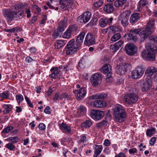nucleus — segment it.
Wrapping results in <instances>:
<instances>
[{"mask_svg": "<svg viewBox=\"0 0 157 157\" xmlns=\"http://www.w3.org/2000/svg\"><path fill=\"white\" fill-rule=\"evenodd\" d=\"M91 17V13L87 11L84 12L82 15L80 16V17L84 23H86L89 21Z\"/></svg>", "mask_w": 157, "mask_h": 157, "instance_id": "nucleus-18", "label": "nucleus"}, {"mask_svg": "<svg viewBox=\"0 0 157 157\" xmlns=\"http://www.w3.org/2000/svg\"><path fill=\"white\" fill-rule=\"evenodd\" d=\"M137 151V150L135 148H132L131 149L129 150V152L130 154H134L136 153Z\"/></svg>", "mask_w": 157, "mask_h": 157, "instance_id": "nucleus-61", "label": "nucleus"}, {"mask_svg": "<svg viewBox=\"0 0 157 157\" xmlns=\"http://www.w3.org/2000/svg\"><path fill=\"white\" fill-rule=\"evenodd\" d=\"M3 112L4 114L9 113L12 109V106L10 104H3L2 106Z\"/></svg>", "mask_w": 157, "mask_h": 157, "instance_id": "nucleus-25", "label": "nucleus"}, {"mask_svg": "<svg viewBox=\"0 0 157 157\" xmlns=\"http://www.w3.org/2000/svg\"><path fill=\"white\" fill-rule=\"evenodd\" d=\"M70 98V96L67 93H62L60 96V99L62 100L63 99H66L68 100Z\"/></svg>", "mask_w": 157, "mask_h": 157, "instance_id": "nucleus-43", "label": "nucleus"}, {"mask_svg": "<svg viewBox=\"0 0 157 157\" xmlns=\"http://www.w3.org/2000/svg\"><path fill=\"white\" fill-rule=\"evenodd\" d=\"M78 28L77 26L74 25H72L69 27L68 30L70 33L72 34L76 33L77 31Z\"/></svg>", "mask_w": 157, "mask_h": 157, "instance_id": "nucleus-36", "label": "nucleus"}, {"mask_svg": "<svg viewBox=\"0 0 157 157\" xmlns=\"http://www.w3.org/2000/svg\"><path fill=\"white\" fill-rule=\"evenodd\" d=\"M107 21L106 17H103L101 18L99 21V24L101 27H104L107 24Z\"/></svg>", "mask_w": 157, "mask_h": 157, "instance_id": "nucleus-32", "label": "nucleus"}, {"mask_svg": "<svg viewBox=\"0 0 157 157\" xmlns=\"http://www.w3.org/2000/svg\"><path fill=\"white\" fill-rule=\"evenodd\" d=\"M123 43V41L122 40H120L118 42L116 43L115 44H116L117 47L119 49L120 48H121L123 47L122 45Z\"/></svg>", "mask_w": 157, "mask_h": 157, "instance_id": "nucleus-51", "label": "nucleus"}, {"mask_svg": "<svg viewBox=\"0 0 157 157\" xmlns=\"http://www.w3.org/2000/svg\"><path fill=\"white\" fill-rule=\"evenodd\" d=\"M101 79V76L98 73L93 74L90 78V83L94 87L98 85Z\"/></svg>", "mask_w": 157, "mask_h": 157, "instance_id": "nucleus-10", "label": "nucleus"}, {"mask_svg": "<svg viewBox=\"0 0 157 157\" xmlns=\"http://www.w3.org/2000/svg\"><path fill=\"white\" fill-rule=\"evenodd\" d=\"M86 107L81 105L78 108L76 116L78 117H82L86 114Z\"/></svg>", "mask_w": 157, "mask_h": 157, "instance_id": "nucleus-21", "label": "nucleus"}, {"mask_svg": "<svg viewBox=\"0 0 157 157\" xmlns=\"http://www.w3.org/2000/svg\"><path fill=\"white\" fill-rule=\"evenodd\" d=\"M66 41L63 40H57L54 44V48L59 49L63 46L66 43Z\"/></svg>", "mask_w": 157, "mask_h": 157, "instance_id": "nucleus-26", "label": "nucleus"}, {"mask_svg": "<svg viewBox=\"0 0 157 157\" xmlns=\"http://www.w3.org/2000/svg\"><path fill=\"white\" fill-rule=\"evenodd\" d=\"M38 127L41 130H45L46 128L45 125L43 123H41L39 124Z\"/></svg>", "mask_w": 157, "mask_h": 157, "instance_id": "nucleus-56", "label": "nucleus"}, {"mask_svg": "<svg viewBox=\"0 0 157 157\" xmlns=\"http://www.w3.org/2000/svg\"><path fill=\"white\" fill-rule=\"evenodd\" d=\"M115 157H126L125 155L123 153L121 152L118 154L117 155L115 156Z\"/></svg>", "mask_w": 157, "mask_h": 157, "instance_id": "nucleus-64", "label": "nucleus"}, {"mask_svg": "<svg viewBox=\"0 0 157 157\" xmlns=\"http://www.w3.org/2000/svg\"><path fill=\"white\" fill-rule=\"evenodd\" d=\"M138 99V97L135 93H131L125 95L123 101L126 104L130 105L136 102Z\"/></svg>", "mask_w": 157, "mask_h": 157, "instance_id": "nucleus-8", "label": "nucleus"}, {"mask_svg": "<svg viewBox=\"0 0 157 157\" xmlns=\"http://www.w3.org/2000/svg\"><path fill=\"white\" fill-rule=\"evenodd\" d=\"M125 3L123 0H117L114 2V5L117 7H119L122 6Z\"/></svg>", "mask_w": 157, "mask_h": 157, "instance_id": "nucleus-45", "label": "nucleus"}, {"mask_svg": "<svg viewBox=\"0 0 157 157\" xmlns=\"http://www.w3.org/2000/svg\"><path fill=\"white\" fill-rule=\"evenodd\" d=\"M25 98L29 106L31 108L33 107V105L32 103H31V101L29 100V98L26 96H25Z\"/></svg>", "mask_w": 157, "mask_h": 157, "instance_id": "nucleus-53", "label": "nucleus"}, {"mask_svg": "<svg viewBox=\"0 0 157 157\" xmlns=\"http://www.w3.org/2000/svg\"><path fill=\"white\" fill-rule=\"evenodd\" d=\"M60 32L58 30H55L53 35L52 36L53 39H56L59 36Z\"/></svg>", "mask_w": 157, "mask_h": 157, "instance_id": "nucleus-50", "label": "nucleus"}, {"mask_svg": "<svg viewBox=\"0 0 157 157\" xmlns=\"http://www.w3.org/2000/svg\"><path fill=\"white\" fill-rule=\"evenodd\" d=\"M9 93L7 91H5L2 93H0V98H2V100L4 99L9 98Z\"/></svg>", "mask_w": 157, "mask_h": 157, "instance_id": "nucleus-35", "label": "nucleus"}, {"mask_svg": "<svg viewBox=\"0 0 157 157\" xmlns=\"http://www.w3.org/2000/svg\"><path fill=\"white\" fill-rule=\"evenodd\" d=\"M109 29L110 32L114 33L119 32L120 30V29L118 27L113 26H110L109 28Z\"/></svg>", "mask_w": 157, "mask_h": 157, "instance_id": "nucleus-46", "label": "nucleus"}, {"mask_svg": "<svg viewBox=\"0 0 157 157\" xmlns=\"http://www.w3.org/2000/svg\"><path fill=\"white\" fill-rule=\"evenodd\" d=\"M151 40L154 41L155 42L157 43V36H152L149 37Z\"/></svg>", "mask_w": 157, "mask_h": 157, "instance_id": "nucleus-55", "label": "nucleus"}, {"mask_svg": "<svg viewBox=\"0 0 157 157\" xmlns=\"http://www.w3.org/2000/svg\"><path fill=\"white\" fill-rule=\"evenodd\" d=\"M104 10L107 13H111L114 10L113 4L112 3H108L106 4L104 8Z\"/></svg>", "mask_w": 157, "mask_h": 157, "instance_id": "nucleus-27", "label": "nucleus"}, {"mask_svg": "<svg viewBox=\"0 0 157 157\" xmlns=\"http://www.w3.org/2000/svg\"><path fill=\"white\" fill-rule=\"evenodd\" d=\"M92 124V122L90 120H87L82 124L81 127L83 129L88 128L91 127Z\"/></svg>", "mask_w": 157, "mask_h": 157, "instance_id": "nucleus-28", "label": "nucleus"}, {"mask_svg": "<svg viewBox=\"0 0 157 157\" xmlns=\"http://www.w3.org/2000/svg\"><path fill=\"white\" fill-rule=\"evenodd\" d=\"M113 20V18L110 17L108 19L107 18H106V20L107 21V24L109 25H111L112 23V21Z\"/></svg>", "mask_w": 157, "mask_h": 157, "instance_id": "nucleus-62", "label": "nucleus"}, {"mask_svg": "<svg viewBox=\"0 0 157 157\" xmlns=\"http://www.w3.org/2000/svg\"><path fill=\"white\" fill-rule=\"evenodd\" d=\"M5 147L9 149L10 150H12L14 149L15 146L12 143H9L6 145Z\"/></svg>", "mask_w": 157, "mask_h": 157, "instance_id": "nucleus-49", "label": "nucleus"}, {"mask_svg": "<svg viewBox=\"0 0 157 157\" xmlns=\"http://www.w3.org/2000/svg\"><path fill=\"white\" fill-rule=\"evenodd\" d=\"M125 49L126 53L129 55H132L137 52V47L132 44H127L125 47Z\"/></svg>", "mask_w": 157, "mask_h": 157, "instance_id": "nucleus-12", "label": "nucleus"}, {"mask_svg": "<svg viewBox=\"0 0 157 157\" xmlns=\"http://www.w3.org/2000/svg\"><path fill=\"white\" fill-rule=\"evenodd\" d=\"M67 21V18H65L63 21H61L57 30L60 32L64 30L66 27Z\"/></svg>", "mask_w": 157, "mask_h": 157, "instance_id": "nucleus-24", "label": "nucleus"}, {"mask_svg": "<svg viewBox=\"0 0 157 157\" xmlns=\"http://www.w3.org/2000/svg\"><path fill=\"white\" fill-rule=\"evenodd\" d=\"M13 128L11 126H8L5 128L2 131V133L3 134H6L9 133L13 129Z\"/></svg>", "mask_w": 157, "mask_h": 157, "instance_id": "nucleus-38", "label": "nucleus"}, {"mask_svg": "<svg viewBox=\"0 0 157 157\" xmlns=\"http://www.w3.org/2000/svg\"><path fill=\"white\" fill-rule=\"evenodd\" d=\"M107 97V95L105 94H98L91 96L90 97V99H105Z\"/></svg>", "mask_w": 157, "mask_h": 157, "instance_id": "nucleus-23", "label": "nucleus"}, {"mask_svg": "<svg viewBox=\"0 0 157 157\" xmlns=\"http://www.w3.org/2000/svg\"><path fill=\"white\" fill-rule=\"evenodd\" d=\"M145 47L147 49L144 50L142 53V56L145 59L149 61H154L155 59V54L156 52V50L151 48V44L147 43L145 44Z\"/></svg>", "mask_w": 157, "mask_h": 157, "instance_id": "nucleus-3", "label": "nucleus"}, {"mask_svg": "<svg viewBox=\"0 0 157 157\" xmlns=\"http://www.w3.org/2000/svg\"><path fill=\"white\" fill-rule=\"evenodd\" d=\"M85 35V33L84 32L81 33L78 36L76 39V42H75L76 45L79 48L80 47L83 43V40Z\"/></svg>", "mask_w": 157, "mask_h": 157, "instance_id": "nucleus-17", "label": "nucleus"}, {"mask_svg": "<svg viewBox=\"0 0 157 157\" xmlns=\"http://www.w3.org/2000/svg\"><path fill=\"white\" fill-rule=\"evenodd\" d=\"M60 129L64 132H69L71 131V127L66 124L62 123L60 126Z\"/></svg>", "mask_w": 157, "mask_h": 157, "instance_id": "nucleus-31", "label": "nucleus"}, {"mask_svg": "<svg viewBox=\"0 0 157 157\" xmlns=\"http://www.w3.org/2000/svg\"><path fill=\"white\" fill-rule=\"evenodd\" d=\"M154 21L151 20L148 22L146 28L143 29L142 31L138 29H132L129 31L130 33L125 35V38L128 41L132 40L133 42H136L138 38L132 34L134 33L139 34L142 40H144L152 33L153 30L154 29Z\"/></svg>", "mask_w": 157, "mask_h": 157, "instance_id": "nucleus-1", "label": "nucleus"}, {"mask_svg": "<svg viewBox=\"0 0 157 157\" xmlns=\"http://www.w3.org/2000/svg\"><path fill=\"white\" fill-rule=\"evenodd\" d=\"M104 144L105 146H109L110 144V142L109 140L107 139H106L104 141Z\"/></svg>", "mask_w": 157, "mask_h": 157, "instance_id": "nucleus-60", "label": "nucleus"}, {"mask_svg": "<svg viewBox=\"0 0 157 157\" xmlns=\"http://www.w3.org/2000/svg\"><path fill=\"white\" fill-rule=\"evenodd\" d=\"M111 67L110 65L108 64H105L103 67L101 69V71L104 74L110 72L111 70Z\"/></svg>", "mask_w": 157, "mask_h": 157, "instance_id": "nucleus-29", "label": "nucleus"}, {"mask_svg": "<svg viewBox=\"0 0 157 157\" xmlns=\"http://www.w3.org/2000/svg\"><path fill=\"white\" fill-rule=\"evenodd\" d=\"M130 91L131 92H133L136 93L138 91V90L137 89V88L136 87L135 84H133L132 85L130 89Z\"/></svg>", "mask_w": 157, "mask_h": 157, "instance_id": "nucleus-52", "label": "nucleus"}, {"mask_svg": "<svg viewBox=\"0 0 157 157\" xmlns=\"http://www.w3.org/2000/svg\"><path fill=\"white\" fill-rule=\"evenodd\" d=\"M91 117L95 121L99 120L101 119L104 116V113L103 111L96 110H92L90 112Z\"/></svg>", "mask_w": 157, "mask_h": 157, "instance_id": "nucleus-9", "label": "nucleus"}, {"mask_svg": "<svg viewBox=\"0 0 157 157\" xmlns=\"http://www.w3.org/2000/svg\"><path fill=\"white\" fill-rule=\"evenodd\" d=\"M94 152L96 153L100 154L103 150L102 146L101 145H96L94 146Z\"/></svg>", "mask_w": 157, "mask_h": 157, "instance_id": "nucleus-33", "label": "nucleus"}, {"mask_svg": "<svg viewBox=\"0 0 157 157\" xmlns=\"http://www.w3.org/2000/svg\"><path fill=\"white\" fill-rule=\"evenodd\" d=\"M157 71V68L154 67H148L146 71V74L147 76V78L151 77L154 73Z\"/></svg>", "mask_w": 157, "mask_h": 157, "instance_id": "nucleus-19", "label": "nucleus"}, {"mask_svg": "<svg viewBox=\"0 0 157 157\" xmlns=\"http://www.w3.org/2000/svg\"><path fill=\"white\" fill-rule=\"evenodd\" d=\"M144 71V66L139 65L136 67L132 73V78L134 79L140 78L143 75Z\"/></svg>", "mask_w": 157, "mask_h": 157, "instance_id": "nucleus-6", "label": "nucleus"}, {"mask_svg": "<svg viewBox=\"0 0 157 157\" xmlns=\"http://www.w3.org/2000/svg\"><path fill=\"white\" fill-rule=\"evenodd\" d=\"M156 138L155 137H154L151 138L150 141V144L151 145H153L155 141H156Z\"/></svg>", "mask_w": 157, "mask_h": 157, "instance_id": "nucleus-59", "label": "nucleus"}, {"mask_svg": "<svg viewBox=\"0 0 157 157\" xmlns=\"http://www.w3.org/2000/svg\"><path fill=\"white\" fill-rule=\"evenodd\" d=\"M152 86V79L149 77L146 79V82L144 83L142 86V90L143 92L149 91Z\"/></svg>", "mask_w": 157, "mask_h": 157, "instance_id": "nucleus-14", "label": "nucleus"}, {"mask_svg": "<svg viewBox=\"0 0 157 157\" xmlns=\"http://www.w3.org/2000/svg\"><path fill=\"white\" fill-rule=\"evenodd\" d=\"M155 128H152L151 129H147L146 132V133L147 136L151 137L155 134Z\"/></svg>", "mask_w": 157, "mask_h": 157, "instance_id": "nucleus-37", "label": "nucleus"}, {"mask_svg": "<svg viewBox=\"0 0 157 157\" xmlns=\"http://www.w3.org/2000/svg\"><path fill=\"white\" fill-rule=\"evenodd\" d=\"M50 71L53 72L49 75V76L52 78H56L59 74L60 70L59 68L52 67L50 69Z\"/></svg>", "mask_w": 157, "mask_h": 157, "instance_id": "nucleus-20", "label": "nucleus"}, {"mask_svg": "<svg viewBox=\"0 0 157 157\" xmlns=\"http://www.w3.org/2000/svg\"><path fill=\"white\" fill-rule=\"evenodd\" d=\"M50 107L48 106H47L44 110V112L46 114H49L51 113Z\"/></svg>", "mask_w": 157, "mask_h": 157, "instance_id": "nucleus-58", "label": "nucleus"}, {"mask_svg": "<svg viewBox=\"0 0 157 157\" xmlns=\"http://www.w3.org/2000/svg\"><path fill=\"white\" fill-rule=\"evenodd\" d=\"M111 48L113 51L115 52L119 49L117 47L115 44L111 46Z\"/></svg>", "mask_w": 157, "mask_h": 157, "instance_id": "nucleus-57", "label": "nucleus"}, {"mask_svg": "<svg viewBox=\"0 0 157 157\" xmlns=\"http://www.w3.org/2000/svg\"><path fill=\"white\" fill-rule=\"evenodd\" d=\"M95 39L94 36L92 34L88 33L85 37L84 44L86 46H90L95 43Z\"/></svg>", "mask_w": 157, "mask_h": 157, "instance_id": "nucleus-13", "label": "nucleus"}, {"mask_svg": "<svg viewBox=\"0 0 157 157\" xmlns=\"http://www.w3.org/2000/svg\"><path fill=\"white\" fill-rule=\"evenodd\" d=\"M130 14V11L128 10L124 11L119 16V21L123 26H126L128 24V20Z\"/></svg>", "mask_w": 157, "mask_h": 157, "instance_id": "nucleus-7", "label": "nucleus"}, {"mask_svg": "<svg viewBox=\"0 0 157 157\" xmlns=\"http://www.w3.org/2000/svg\"><path fill=\"white\" fill-rule=\"evenodd\" d=\"M16 10L15 6H13L11 9L5 8L2 10V14L8 23H11L17 18V15Z\"/></svg>", "mask_w": 157, "mask_h": 157, "instance_id": "nucleus-4", "label": "nucleus"}, {"mask_svg": "<svg viewBox=\"0 0 157 157\" xmlns=\"http://www.w3.org/2000/svg\"><path fill=\"white\" fill-rule=\"evenodd\" d=\"M16 99L17 102L19 103L23 100L24 98L22 95L18 94L16 96Z\"/></svg>", "mask_w": 157, "mask_h": 157, "instance_id": "nucleus-48", "label": "nucleus"}, {"mask_svg": "<svg viewBox=\"0 0 157 157\" xmlns=\"http://www.w3.org/2000/svg\"><path fill=\"white\" fill-rule=\"evenodd\" d=\"M25 61L28 63H32L35 60L30 57L28 56L25 58Z\"/></svg>", "mask_w": 157, "mask_h": 157, "instance_id": "nucleus-54", "label": "nucleus"}, {"mask_svg": "<svg viewBox=\"0 0 157 157\" xmlns=\"http://www.w3.org/2000/svg\"><path fill=\"white\" fill-rule=\"evenodd\" d=\"M129 64L127 63H125L122 64L117 65L116 68L117 73L119 75L124 74L125 72L126 69Z\"/></svg>", "mask_w": 157, "mask_h": 157, "instance_id": "nucleus-15", "label": "nucleus"}, {"mask_svg": "<svg viewBox=\"0 0 157 157\" xmlns=\"http://www.w3.org/2000/svg\"><path fill=\"white\" fill-rule=\"evenodd\" d=\"M7 140L8 141H11L14 144L17 142L19 140V138L17 136L10 137Z\"/></svg>", "mask_w": 157, "mask_h": 157, "instance_id": "nucleus-41", "label": "nucleus"}, {"mask_svg": "<svg viewBox=\"0 0 157 157\" xmlns=\"http://www.w3.org/2000/svg\"><path fill=\"white\" fill-rule=\"evenodd\" d=\"M79 47L75 44V40L72 39L70 40L65 47V50L66 54L71 55L73 54L78 49Z\"/></svg>", "mask_w": 157, "mask_h": 157, "instance_id": "nucleus-5", "label": "nucleus"}, {"mask_svg": "<svg viewBox=\"0 0 157 157\" xmlns=\"http://www.w3.org/2000/svg\"><path fill=\"white\" fill-rule=\"evenodd\" d=\"M87 135L85 134H82L80 136V139L79 140L80 143H84L86 142L87 140Z\"/></svg>", "mask_w": 157, "mask_h": 157, "instance_id": "nucleus-42", "label": "nucleus"}, {"mask_svg": "<svg viewBox=\"0 0 157 157\" xmlns=\"http://www.w3.org/2000/svg\"><path fill=\"white\" fill-rule=\"evenodd\" d=\"M106 105V102L101 100H96L91 103L92 106L97 108H103L105 107Z\"/></svg>", "mask_w": 157, "mask_h": 157, "instance_id": "nucleus-16", "label": "nucleus"}, {"mask_svg": "<svg viewBox=\"0 0 157 157\" xmlns=\"http://www.w3.org/2000/svg\"><path fill=\"white\" fill-rule=\"evenodd\" d=\"M71 34L67 29L63 35V37L64 38L69 39L71 37Z\"/></svg>", "mask_w": 157, "mask_h": 157, "instance_id": "nucleus-44", "label": "nucleus"}, {"mask_svg": "<svg viewBox=\"0 0 157 157\" xmlns=\"http://www.w3.org/2000/svg\"><path fill=\"white\" fill-rule=\"evenodd\" d=\"M121 37V36L120 33L115 34L112 37L111 40L115 42L119 39Z\"/></svg>", "mask_w": 157, "mask_h": 157, "instance_id": "nucleus-40", "label": "nucleus"}, {"mask_svg": "<svg viewBox=\"0 0 157 157\" xmlns=\"http://www.w3.org/2000/svg\"><path fill=\"white\" fill-rule=\"evenodd\" d=\"M25 12L27 14V17L28 18L29 17L31 16V11L29 9H27L26 10Z\"/></svg>", "mask_w": 157, "mask_h": 157, "instance_id": "nucleus-63", "label": "nucleus"}, {"mask_svg": "<svg viewBox=\"0 0 157 157\" xmlns=\"http://www.w3.org/2000/svg\"><path fill=\"white\" fill-rule=\"evenodd\" d=\"M16 12L17 15L16 18L21 19L23 17L24 13L22 11H18L17 9L16 8Z\"/></svg>", "mask_w": 157, "mask_h": 157, "instance_id": "nucleus-47", "label": "nucleus"}, {"mask_svg": "<svg viewBox=\"0 0 157 157\" xmlns=\"http://www.w3.org/2000/svg\"><path fill=\"white\" fill-rule=\"evenodd\" d=\"M140 14L138 13H133L131 15L130 21L132 24L140 20Z\"/></svg>", "mask_w": 157, "mask_h": 157, "instance_id": "nucleus-22", "label": "nucleus"}, {"mask_svg": "<svg viewBox=\"0 0 157 157\" xmlns=\"http://www.w3.org/2000/svg\"><path fill=\"white\" fill-rule=\"evenodd\" d=\"M74 93L76 99L78 100H80L85 97L86 94V91L85 88H82L75 91Z\"/></svg>", "mask_w": 157, "mask_h": 157, "instance_id": "nucleus-11", "label": "nucleus"}, {"mask_svg": "<svg viewBox=\"0 0 157 157\" xmlns=\"http://www.w3.org/2000/svg\"><path fill=\"white\" fill-rule=\"evenodd\" d=\"M5 31L9 33H14L21 31V29L20 27H15L9 29H5Z\"/></svg>", "mask_w": 157, "mask_h": 157, "instance_id": "nucleus-34", "label": "nucleus"}, {"mask_svg": "<svg viewBox=\"0 0 157 157\" xmlns=\"http://www.w3.org/2000/svg\"><path fill=\"white\" fill-rule=\"evenodd\" d=\"M103 3V0H99L94 3L93 6L95 8H99L101 7Z\"/></svg>", "mask_w": 157, "mask_h": 157, "instance_id": "nucleus-39", "label": "nucleus"}, {"mask_svg": "<svg viewBox=\"0 0 157 157\" xmlns=\"http://www.w3.org/2000/svg\"><path fill=\"white\" fill-rule=\"evenodd\" d=\"M113 115L116 120L119 122L124 121L126 118L125 109L120 105H116L113 108Z\"/></svg>", "mask_w": 157, "mask_h": 157, "instance_id": "nucleus-2", "label": "nucleus"}, {"mask_svg": "<svg viewBox=\"0 0 157 157\" xmlns=\"http://www.w3.org/2000/svg\"><path fill=\"white\" fill-rule=\"evenodd\" d=\"M148 4V1L147 0H140L138 4V10H140L142 9V7L147 5Z\"/></svg>", "mask_w": 157, "mask_h": 157, "instance_id": "nucleus-30", "label": "nucleus"}]
</instances>
